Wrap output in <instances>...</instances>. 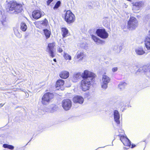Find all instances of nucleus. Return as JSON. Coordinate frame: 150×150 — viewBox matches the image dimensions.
I'll return each mask as SVG.
<instances>
[{"label": "nucleus", "instance_id": "f257e3e1", "mask_svg": "<svg viewBox=\"0 0 150 150\" xmlns=\"http://www.w3.org/2000/svg\"><path fill=\"white\" fill-rule=\"evenodd\" d=\"M7 5L6 10L7 11L9 12L13 11V13L15 14L21 12L23 10L22 4L15 0L10 1L7 3Z\"/></svg>", "mask_w": 150, "mask_h": 150}, {"label": "nucleus", "instance_id": "f03ea898", "mask_svg": "<svg viewBox=\"0 0 150 150\" xmlns=\"http://www.w3.org/2000/svg\"><path fill=\"white\" fill-rule=\"evenodd\" d=\"M63 18L68 24L73 23L75 20L74 14L70 10H67L66 11Z\"/></svg>", "mask_w": 150, "mask_h": 150}, {"label": "nucleus", "instance_id": "7ed1b4c3", "mask_svg": "<svg viewBox=\"0 0 150 150\" xmlns=\"http://www.w3.org/2000/svg\"><path fill=\"white\" fill-rule=\"evenodd\" d=\"M138 25L137 18L133 16L130 17L127 22V28L129 30H134L137 27Z\"/></svg>", "mask_w": 150, "mask_h": 150}, {"label": "nucleus", "instance_id": "20e7f679", "mask_svg": "<svg viewBox=\"0 0 150 150\" xmlns=\"http://www.w3.org/2000/svg\"><path fill=\"white\" fill-rule=\"evenodd\" d=\"M54 97V94L52 93L47 92L45 93L42 98L41 102L43 105L49 103Z\"/></svg>", "mask_w": 150, "mask_h": 150}, {"label": "nucleus", "instance_id": "39448f33", "mask_svg": "<svg viewBox=\"0 0 150 150\" xmlns=\"http://www.w3.org/2000/svg\"><path fill=\"white\" fill-rule=\"evenodd\" d=\"M92 81L89 79H83L80 84V87L82 90L84 91L88 90L91 87V82Z\"/></svg>", "mask_w": 150, "mask_h": 150}, {"label": "nucleus", "instance_id": "423d86ee", "mask_svg": "<svg viewBox=\"0 0 150 150\" xmlns=\"http://www.w3.org/2000/svg\"><path fill=\"white\" fill-rule=\"evenodd\" d=\"M96 75L93 72L87 70H84L81 75V77L83 79H89L90 80H94Z\"/></svg>", "mask_w": 150, "mask_h": 150}, {"label": "nucleus", "instance_id": "0eeeda50", "mask_svg": "<svg viewBox=\"0 0 150 150\" xmlns=\"http://www.w3.org/2000/svg\"><path fill=\"white\" fill-rule=\"evenodd\" d=\"M56 43L55 42L49 43L47 47L46 51L49 54L50 56L53 58L55 56L54 48L55 47Z\"/></svg>", "mask_w": 150, "mask_h": 150}, {"label": "nucleus", "instance_id": "6e6552de", "mask_svg": "<svg viewBox=\"0 0 150 150\" xmlns=\"http://www.w3.org/2000/svg\"><path fill=\"white\" fill-rule=\"evenodd\" d=\"M72 106L71 100L69 99H65L63 100L62 102V106L65 110H69Z\"/></svg>", "mask_w": 150, "mask_h": 150}, {"label": "nucleus", "instance_id": "1a4fd4ad", "mask_svg": "<svg viewBox=\"0 0 150 150\" xmlns=\"http://www.w3.org/2000/svg\"><path fill=\"white\" fill-rule=\"evenodd\" d=\"M96 33L98 37L103 39L107 38L109 36L108 33L104 28L97 29Z\"/></svg>", "mask_w": 150, "mask_h": 150}, {"label": "nucleus", "instance_id": "9d476101", "mask_svg": "<svg viewBox=\"0 0 150 150\" xmlns=\"http://www.w3.org/2000/svg\"><path fill=\"white\" fill-rule=\"evenodd\" d=\"M104 74L103 75L102 78V82L101 86L102 88L104 89L108 87V85L110 81V78L108 76Z\"/></svg>", "mask_w": 150, "mask_h": 150}, {"label": "nucleus", "instance_id": "9b49d317", "mask_svg": "<svg viewBox=\"0 0 150 150\" xmlns=\"http://www.w3.org/2000/svg\"><path fill=\"white\" fill-rule=\"evenodd\" d=\"M36 27L39 29L42 28V26L47 27L48 24L47 19L45 18L43 20L36 21L35 23Z\"/></svg>", "mask_w": 150, "mask_h": 150}, {"label": "nucleus", "instance_id": "f8f14e48", "mask_svg": "<svg viewBox=\"0 0 150 150\" xmlns=\"http://www.w3.org/2000/svg\"><path fill=\"white\" fill-rule=\"evenodd\" d=\"M118 136L120 138V139L124 146L130 147L131 145V142L129 139L124 136L119 134Z\"/></svg>", "mask_w": 150, "mask_h": 150}, {"label": "nucleus", "instance_id": "ddd939ff", "mask_svg": "<svg viewBox=\"0 0 150 150\" xmlns=\"http://www.w3.org/2000/svg\"><path fill=\"white\" fill-rule=\"evenodd\" d=\"M32 16L34 18L37 20L42 16V14L41 11L40 10H35L32 12Z\"/></svg>", "mask_w": 150, "mask_h": 150}, {"label": "nucleus", "instance_id": "4468645a", "mask_svg": "<svg viewBox=\"0 0 150 150\" xmlns=\"http://www.w3.org/2000/svg\"><path fill=\"white\" fill-rule=\"evenodd\" d=\"M72 101L74 103L82 104L84 102V99L83 97L79 96H74L72 99Z\"/></svg>", "mask_w": 150, "mask_h": 150}, {"label": "nucleus", "instance_id": "2eb2a0df", "mask_svg": "<svg viewBox=\"0 0 150 150\" xmlns=\"http://www.w3.org/2000/svg\"><path fill=\"white\" fill-rule=\"evenodd\" d=\"M61 32L63 38H66L69 35V31L66 28H61Z\"/></svg>", "mask_w": 150, "mask_h": 150}, {"label": "nucleus", "instance_id": "dca6fc26", "mask_svg": "<svg viewBox=\"0 0 150 150\" xmlns=\"http://www.w3.org/2000/svg\"><path fill=\"white\" fill-rule=\"evenodd\" d=\"M92 39L97 44H102L104 41L101 40L94 35H91Z\"/></svg>", "mask_w": 150, "mask_h": 150}, {"label": "nucleus", "instance_id": "f3484780", "mask_svg": "<svg viewBox=\"0 0 150 150\" xmlns=\"http://www.w3.org/2000/svg\"><path fill=\"white\" fill-rule=\"evenodd\" d=\"M43 35L45 36L46 39L49 38L51 34V32L50 29H44L43 30Z\"/></svg>", "mask_w": 150, "mask_h": 150}, {"label": "nucleus", "instance_id": "a211bd4d", "mask_svg": "<svg viewBox=\"0 0 150 150\" xmlns=\"http://www.w3.org/2000/svg\"><path fill=\"white\" fill-rule=\"evenodd\" d=\"M64 83V81L62 79H60L58 80L55 84L56 88H58V89H60Z\"/></svg>", "mask_w": 150, "mask_h": 150}, {"label": "nucleus", "instance_id": "6ab92c4d", "mask_svg": "<svg viewBox=\"0 0 150 150\" xmlns=\"http://www.w3.org/2000/svg\"><path fill=\"white\" fill-rule=\"evenodd\" d=\"M114 118L115 121L117 124H119L120 123L119 120L120 114L119 113L117 110H115L114 113Z\"/></svg>", "mask_w": 150, "mask_h": 150}, {"label": "nucleus", "instance_id": "aec40b11", "mask_svg": "<svg viewBox=\"0 0 150 150\" xmlns=\"http://www.w3.org/2000/svg\"><path fill=\"white\" fill-rule=\"evenodd\" d=\"M69 72L66 71H62L60 73L59 76L62 79H66L69 77Z\"/></svg>", "mask_w": 150, "mask_h": 150}, {"label": "nucleus", "instance_id": "412c9836", "mask_svg": "<svg viewBox=\"0 0 150 150\" xmlns=\"http://www.w3.org/2000/svg\"><path fill=\"white\" fill-rule=\"evenodd\" d=\"M144 44L146 49L150 50V37H147L144 40Z\"/></svg>", "mask_w": 150, "mask_h": 150}, {"label": "nucleus", "instance_id": "4be33fe9", "mask_svg": "<svg viewBox=\"0 0 150 150\" xmlns=\"http://www.w3.org/2000/svg\"><path fill=\"white\" fill-rule=\"evenodd\" d=\"M135 51L137 54L139 55L143 54L145 53L144 51L142 48H139L136 49Z\"/></svg>", "mask_w": 150, "mask_h": 150}, {"label": "nucleus", "instance_id": "5701e85b", "mask_svg": "<svg viewBox=\"0 0 150 150\" xmlns=\"http://www.w3.org/2000/svg\"><path fill=\"white\" fill-rule=\"evenodd\" d=\"M20 28L23 31L25 32L27 30V27L25 23H22L21 24Z\"/></svg>", "mask_w": 150, "mask_h": 150}, {"label": "nucleus", "instance_id": "b1692460", "mask_svg": "<svg viewBox=\"0 0 150 150\" xmlns=\"http://www.w3.org/2000/svg\"><path fill=\"white\" fill-rule=\"evenodd\" d=\"M84 55V53L83 52H78L77 53V58L81 60L83 59Z\"/></svg>", "mask_w": 150, "mask_h": 150}, {"label": "nucleus", "instance_id": "393cba45", "mask_svg": "<svg viewBox=\"0 0 150 150\" xmlns=\"http://www.w3.org/2000/svg\"><path fill=\"white\" fill-rule=\"evenodd\" d=\"M3 146L5 148H7L11 150H13L14 149V147L12 145H9L7 144H4Z\"/></svg>", "mask_w": 150, "mask_h": 150}, {"label": "nucleus", "instance_id": "a878e982", "mask_svg": "<svg viewBox=\"0 0 150 150\" xmlns=\"http://www.w3.org/2000/svg\"><path fill=\"white\" fill-rule=\"evenodd\" d=\"M63 57L64 59L66 60H71V56L66 53H64Z\"/></svg>", "mask_w": 150, "mask_h": 150}, {"label": "nucleus", "instance_id": "bb28decb", "mask_svg": "<svg viewBox=\"0 0 150 150\" xmlns=\"http://www.w3.org/2000/svg\"><path fill=\"white\" fill-rule=\"evenodd\" d=\"M127 83L124 82H121L118 85V87L120 89L123 88L127 85Z\"/></svg>", "mask_w": 150, "mask_h": 150}, {"label": "nucleus", "instance_id": "cd10ccee", "mask_svg": "<svg viewBox=\"0 0 150 150\" xmlns=\"http://www.w3.org/2000/svg\"><path fill=\"white\" fill-rule=\"evenodd\" d=\"M60 1H58L53 7V9L54 10L57 9L60 6Z\"/></svg>", "mask_w": 150, "mask_h": 150}, {"label": "nucleus", "instance_id": "c85d7f7f", "mask_svg": "<svg viewBox=\"0 0 150 150\" xmlns=\"http://www.w3.org/2000/svg\"><path fill=\"white\" fill-rule=\"evenodd\" d=\"M133 6H135L137 7L138 8H139L140 6V4L139 2H135L134 4L133 5Z\"/></svg>", "mask_w": 150, "mask_h": 150}, {"label": "nucleus", "instance_id": "c756f323", "mask_svg": "<svg viewBox=\"0 0 150 150\" xmlns=\"http://www.w3.org/2000/svg\"><path fill=\"white\" fill-rule=\"evenodd\" d=\"M53 0H48L47 1V4L48 6H49L50 3L52 2Z\"/></svg>", "mask_w": 150, "mask_h": 150}, {"label": "nucleus", "instance_id": "7c9ffc66", "mask_svg": "<svg viewBox=\"0 0 150 150\" xmlns=\"http://www.w3.org/2000/svg\"><path fill=\"white\" fill-rule=\"evenodd\" d=\"M58 52L59 53H62L63 52L62 49L61 47H59L57 49Z\"/></svg>", "mask_w": 150, "mask_h": 150}, {"label": "nucleus", "instance_id": "2f4dec72", "mask_svg": "<svg viewBox=\"0 0 150 150\" xmlns=\"http://www.w3.org/2000/svg\"><path fill=\"white\" fill-rule=\"evenodd\" d=\"M112 71L113 72H115L117 71V67H114L112 69Z\"/></svg>", "mask_w": 150, "mask_h": 150}, {"label": "nucleus", "instance_id": "473e14b6", "mask_svg": "<svg viewBox=\"0 0 150 150\" xmlns=\"http://www.w3.org/2000/svg\"><path fill=\"white\" fill-rule=\"evenodd\" d=\"M136 146V145L134 144H131V148H133L134 147H135Z\"/></svg>", "mask_w": 150, "mask_h": 150}, {"label": "nucleus", "instance_id": "72a5a7b5", "mask_svg": "<svg viewBox=\"0 0 150 150\" xmlns=\"http://www.w3.org/2000/svg\"><path fill=\"white\" fill-rule=\"evenodd\" d=\"M53 60L55 62H57V60H56V59L55 58L53 59Z\"/></svg>", "mask_w": 150, "mask_h": 150}, {"label": "nucleus", "instance_id": "f704fd0d", "mask_svg": "<svg viewBox=\"0 0 150 150\" xmlns=\"http://www.w3.org/2000/svg\"><path fill=\"white\" fill-rule=\"evenodd\" d=\"M149 37H150V30L149 31Z\"/></svg>", "mask_w": 150, "mask_h": 150}]
</instances>
